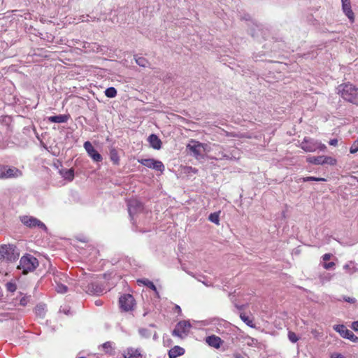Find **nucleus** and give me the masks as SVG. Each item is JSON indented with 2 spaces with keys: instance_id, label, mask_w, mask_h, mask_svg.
Instances as JSON below:
<instances>
[{
  "instance_id": "nucleus-6",
  "label": "nucleus",
  "mask_w": 358,
  "mask_h": 358,
  "mask_svg": "<svg viewBox=\"0 0 358 358\" xmlns=\"http://www.w3.org/2000/svg\"><path fill=\"white\" fill-rule=\"evenodd\" d=\"M333 329L343 338L348 339L352 342L358 343V337H357L352 331L348 329L345 325L336 324L333 327Z\"/></svg>"
},
{
  "instance_id": "nucleus-46",
  "label": "nucleus",
  "mask_w": 358,
  "mask_h": 358,
  "mask_svg": "<svg viewBox=\"0 0 358 358\" xmlns=\"http://www.w3.org/2000/svg\"><path fill=\"white\" fill-rule=\"evenodd\" d=\"M197 280H198V281L201 282L206 287H213V283L209 282L208 281L202 280L200 278H197Z\"/></svg>"
},
{
  "instance_id": "nucleus-19",
  "label": "nucleus",
  "mask_w": 358,
  "mask_h": 358,
  "mask_svg": "<svg viewBox=\"0 0 358 358\" xmlns=\"http://www.w3.org/2000/svg\"><path fill=\"white\" fill-rule=\"evenodd\" d=\"M69 115H58L49 117L48 120L53 123H65L69 120Z\"/></svg>"
},
{
  "instance_id": "nucleus-18",
  "label": "nucleus",
  "mask_w": 358,
  "mask_h": 358,
  "mask_svg": "<svg viewBox=\"0 0 358 358\" xmlns=\"http://www.w3.org/2000/svg\"><path fill=\"white\" fill-rule=\"evenodd\" d=\"M62 177L68 181H72L74 178V170L73 169H62L59 171Z\"/></svg>"
},
{
  "instance_id": "nucleus-52",
  "label": "nucleus",
  "mask_w": 358,
  "mask_h": 358,
  "mask_svg": "<svg viewBox=\"0 0 358 358\" xmlns=\"http://www.w3.org/2000/svg\"><path fill=\"white\" fill-rule=\"evenodd\" d=\"M234 358H244L241 355L236 353L234 355Z\"/></svg>"
},
{
  "instance_id": "nucleus-24",
  "label": "nucleus",
  "mask_w": 358,
  "mask_h": 358,
  "mask_svg": "<svg viewBox=\"0 0 358 358\" xmlns=\"http://www.w3.org/2000/svg\"><path fill=\"white\" fill-rule=\"evenodd\" d=\"M102 348L104 350L105 352L110 356L115 355V350L113 347V343L110 341H107L102 345Z\"/></svg>"
},
{
  "instance_id": "nucleus-2",
  "label": "nucleus",
  "mask_w": 358,
  "mask_h": 358,
  "mask_svg": "<svg viewBox=\"0 0 358 358\" xmlns=\"http://www.w3.org/2000/svg\"><path fill=\"white\" fill-rule=\"evenodd\" d=\"M38 266V259L31 255H26L21 257L17 268L22 271L23 274L34 271Z\"/></svg>"
},
{
  "instance_id": "nucleus-54",
  "label": "nucleus",
  "mask_w": 358,
  "mask_h": 358,
  "mask_svg": "<svg viewBox=\"0 0 358 358\" xmlns=\"http://www.w3.org/2000/svg\"><path fill=\"white\" fill-rule=\"evenodd\" d=\"M188 274L195 278V275L192 273L188 272Z\"/></svg>"
},
{
  "instance_id": "nucleus-56",
  "label": "nucleus",
  "mask_w": 358,
  "mask_h": 358,
  "mask_svg": "<svg viewBox=\"0 0 358 358\" xmlns=\"http://www.w3.org/2000/svg\"><path fill=\"white\" fill-rule=\"evenodd\" d=\"M79 358H85V357H79Z\"/></svg>"
},
{
  "instance_id": "nucleus-41",
  "label": "nucleus",
  "mask_w": 358,
  "mask_h": 358,
  "mask_svg": "<svg viewBox=\"0 0 358 358\" xmlns=\"http://www.w3.org/2000/svg\"><path fill=\"white\" fill-rule=\"evenodd\" d=\"M343 301H346L348 303H355L357 301L355 298L350 297V296H344L343 297Z\"/></svg>"
},
{
  "instance_id": "nucleus-40",
  "label": "nucleus",
  "mask_w": 358,
  "mask_h": 358,
  "mask_svg": "<svg viewBox=\"0 0 358 358\" xmlns=\"http://www.w3.org/2000/svg\"><path fill=\"white\" fill-rule=\"evenodd\" d=\"M16 285L15 283H12V282H8L6 283V289L8 291L10 292H13L16 290Z\"/></svg>"
},
{
  "instance_id": "nucleus-51",
  "label": "nucleus",
  "mask_w": 358,
  "mask_h": 358,
  "mask_svg": "<svg viewBox=\"0 0 358 358\" xmlns=\"http://www.w3.org/2000/svg\"><path fill=\"white\" fill-rule=\"evenodd\" d=\"M4 169V165H0V179H3V173Z\"/></svg>"
},
{
  "instance_id": "nucleus-27",
  "label": "nucleus",
  "mask_w": 358,
  "mask_h": 358,
  "mask_svg": "<svg viewBox=\"0 0 358 358\" xmlns=\"http://www.w3.org/2000/svg\"><path fill=\"white\" fill-rule=\"evenodd\" d=\"M110 160L115 164H118L120 161V157L117 153V151L115 148H112L110 150Z\"/></svg>"
},
{
  "instance_id": "nucleus-45",
  "label": "nucleus",
  "mask_w": 358,
  "mask_h": 358,
  "mask_svg": "<svg viewBox=\"0 0 358 358\" xmlns=\"http://www.w3.org/2000/svg\"><path fill=\"white\" fill-rule=\"evenodd\" d=\"M331 358H346L344 355L341 353L334 352L331 356Z\"/></svg>"
},
{
  "instance_id": "nucleus-37",
  "label": "nucleus",
  "mask_w": 358,
  "mask_h": 358,
  "mask_svg": "<svg viewBox=\"0 0 358 358\" xmlns=\"http://www.w3.org/2000/svg\"><path fill=\"white\" fill-rule=\"evenodd\" d=\"M240 317L247 325L250 327L253 326L252 321L250 320L249 317L246 316L245 314L241 313Z\"/></svg>"
},
{
  "instance_id": "nucleus-21",
  "label": "nucleus",
  "mask_w": 358,
  "mask_h": 358,
  "mask_svg": "<svg viewBox=\"0 0 358 358\" xmlns=\"http://www.w3.org/2000/svg\"><path fill=\"white\" fill-rule=\"evenodd\" d=\"M192 142L194 143V145L188 144L187 148L193 153L194 156L198 157L201 155L200 147L201 144L197 141Z\"/></svg>"
},
{
  "instance_id": "nucleus-48",
  "label": "nucleus",
  "mask_w": 358,
  "mask_h": 358,
  "mask_svg": "<svg viewBox=\"0 0 358 358\" xmlns=\"http://www.w3.org/2000/svg\"><path fill=\"white\" fill-rule=\"evenodd\" d=\"M351 327L355 331H358V321H355L352 323Z\"/></svg>"
},
{
  "instance_id": "nucleus-49",
  "label": "nucleus",
  "mask_w": 358,
  "mask_h": 358,
  "mask_svg": "<svg viewBox=\"0 0 358 358\" xmlns=\"http://www.w3.org/2000/svg\"><path fill=\"white\" fill-rule=\"evenodd\" d=\"M329 145L336 146L338 143V140L336 138L331 139L329 142Z\"/></svg>"
},
{
  "instance_id": "nucleus-47",
  "label": "nucleus",
  "mask_w": 358,
  "mask_h": 358,
  "mask_svg": "<svg viewBox=\"0 0 358 358\" xmlns=\"http://www.w3.org/2000/svg\"><path fill=\"white\" fill-rule=\"evenodd\" d=\"M332 255L330 254V253H326L324 254L323 256H322V259L324 261V262H327L328 260L330 259V258L331 257Z\"/></svg>"
},
{
  "instance_id": "nucleus-5",
  "label": "nucleus",
  "mask_w": 358,
  "mask_h": 358,
  "mask_svg": "<svg viewBox=\"0 0 358 358\" xmlns=\"http://www.w3.org/2000/svg\"><path fill=\"white\" fill-rule=\"evenodd\" d=\"M192 325L189 321L182 320L179 322L175 329L172 331V335L182 338L184 335H187Z\"/></svg>"
},
{
  "instance_id": "nucleus-35",
  "label": "nucleus",
  "mask_w": 358,
  "mask_h": 358,
  "mask_svg": "<svg viewBox=\"0 0 358 358\" xmlns=\"http://www.w3.org/2000/svg\"><path fill=\"white\" fill-rule=\"evenodd\" d=\"M323 159H324V164L335 165L337 162V161L335 158H333V157H329V156L323 155Z\"/></svg>"
},
{
  "instance_id": "nucleus-12",
  "label": "nucleus",
  "mask_w": 358,
  "mask_h": 358,
  "mask_svg": "<svg viewBox=\"0 0 358 358\" xmlns=\"http://www.w3.org/2000/svg\"><path fill=\"white\" fill-rule=\"evenodd\" d=\"M301 148L306 152H313L317 150L316 141L305 138L301 143Z\"/></svg>"
},
{
  "instance_id": "nucleus-10",
  "label": "nucleus",
  "mask_w": 358,
  "mask_h": 358,
  "mask_svg": "<svg viewBox=\"0 0 358 358\" xmlns=\"http://www.w3.org/2000/svg\"><path fill=\"white\" fill-rule=\"evenodd\" d=\"M127 206L128 212L131 219H133L134 215L141 211L143 208L142 203L134 199L128 201Z\"/></svg>"
},
{
  "instance_id": "nucleus-13",
  "label": "nucleus",
  "mask_w": 358,
  "mask_h": 358,
  "mask_svg": "<svg viewBox=\"0 0 358 358\" xmlns=\"http://www.w3.org/2000/svg\"><path fill=\"white\" fill-rule=\"evenodd\" d=\"M124 358H140L142 357L141 349L132 347L127 348L122 352Z\"/></svg>"
},
{
  "instance_id": "nucleus-55",
  "label": "nucleus",
  "mask_w": 358,
  "mask_h": 358,
  "mask_svg": "<svg viewBox=\"0 0 358 358\" xmlns=\"http://www.w3.org/2000/svg\"><path fill=\"white\" fill-rule=\"evenodd\" d=\"M156 337H157V333H156V332H155V334H154V338H156Z\"/></svg>"
},
{
  "instance_id": "nucleus-28",
  "label": "nucleus",
  "mask_w": 358,
  "mask_h": 358,
  "mask_svg": "<svg viewBox=\"0 0 358 358\" xmlns=\"http://www.w3.org/2000/svg\"><path fill=\"white\" fill-rule=\"evenodd\" d=\"M217 156L214 157L216 160H222V159H227V160H231L233 159L232 157H230L229 155L224 153L222 150L218 151L217 153H216Z\"/></svg>"
},
{
  "instance_id": "nucleus-30",
  "label": "nucleus",
  "mask_w": 358,
  "mask_h": 358,
  "mask_svg": "<svg viewBox=\"0 0 358 358\" xmlns=\"http://www.w3.org/2000/svg\"><path fill=\"white\" fill-rule=\"evenodd\" d=\"M208 220L216 224H220V212L210 213L208 216Z\"/></svg>"
},
{
  "instance_id": "nucleus-26",
  "label": "nucleus",
  "mask_w": 358,
  "mask_h": 358,
  "mask_svg": "<svg viewBox=\"0 0 358 358\" xmlns=\"http://www.w3.org/2000/svg\"><path fill=\"white\" fill-rule=\"evenodd\" d=\"M355 262L352 261L349 262L348 264L343 266V268L346 270L349 274H352L355 272H358V268L354 266Z\"/></svg>"
},
{
  "instance_id": "nucleus-34",
  "label": "nucleus",
  "mask_w": 358,
  "mask_h": 358,
  "mask_svg": "<svg viewBox=\"0 0 358 358\" xmlns=\"http://www.w3.org/2000/svg\"><path fill=\"white\" fill-rule=\"evenodd\" d=\"M138 333L139 334L141 335V337L143 338H150L152 333L151 331L146 329V328H141L138 329Z\"/></svg>"
},
{
  "instance_id": "nucleus-32",
  "label": "nucleus",
  "mask_w": 358,
  "mask_h": 358,
  "mask_svg": "<svg viewBox=\"0 0 358 358\" xmlns=\"http://www.w3.org/2000/svg\"><path fill=\"white\" fill-rule=\"evenodd\" d=\"M105 95L108 98H114L117 95V90L113 87H110L105 90Z\"/></svg>"
},
{
  "instance_id": "nucleus-22",
  "label": "nucleus",
  "mask_w": 358,
  "mask_h": 358,
  "mask_svg": "<svg viewBox=\"0 0 358 358\" xmlns=\"http://www.w3.org/2000/svg\"><path fill=\"white\" fill-rule=\"evenodd\" d=\"M138 282L142 283L145 286L149 287L150 289H151L152 290H153L155 292V294L157 296H159V292L157 289V287L152 281L149 280L148 279H141V280H138Z\"/></svg>"
},
{
  "instance_id": "nucleus-14",
  "label": "nucleus",
  "mask_w": 358,
  "mask_h": 358,
  "mask_svg": "<svg viewBox=\"0 0 358 358\" xmlns=\"http://www.w3.org/2000/svg\"><path fill=\"white\" fill-rule=\"evenodd\" d=\"M342 2V9L345 15L348 17L351 22H353L355 20L354 13L351 8L350 0L349 1H343Z\"/></svg>"
},
{
  "instance_id": "nucleus-43",
  "label": "nucleus",
  "mask_w": 358,
  "mask_h": 358,
  "mask_svg": "<svg viewBox=\"0 0 358 358\" xmlns=\"http://www.w3.org/2000/svg\"><path fill=\"white\" fill-rule=\"evenodd\" d=\"M334 266H335V263L331 262L324 263L323 265V267L327 270H329V269L334 268Z\"/></svg>"
},
{
  "instance_id": "nucleus-16",
  "label": "nucleus",
  "mask_w": 358,
  "mask_h": 358,
  "mask_svg": "<svg viewBox=\"0 0 358 358\" xmlns=\"http://www.w3.org/2000/svg\"><path fill=\"white\" fill-rule=\"evenodd\" d=\"M103 291L102 287L97 282H92L87 287V292L90 294L99 295Z\"/></svg>"
},
{
  "instance_id": "nucleus-7",
  "label": "nucleus",
  "mask_w": 358,
  "mask_h": 358,
  "mask_svg": "<svg viewBox=\"0 0 358 358\" xmlns=\"http://www.w3.org/2000/svg\"><path fill=\"white\" fill-rule=\"evenodd\" d=\"M134 301H135L132 295L129 294H124L120 297V307L125 312L131 310L134 306Z\"/></svg>"
},
{
  "instance_id": "nucleus-42",
  "label": "nucleus",
  "mask_w": 358,
  "mask_h": 358,
  "mask_svg": "<svg viewBox=\"0 0 358 358\" xmlns=\"http://www.w3.org/2000/svg\"><path fill=\"white\" fill-rule=\"evenodd\" d=\"M28 301H29L28 296H22L20 300V304L22 306H25L27 304Z\"/></svg>"
},
{
  "instance_id": "nucleus-17",
  "label": "nucleus",
  "mask_w": 358,
  "mask_h": 358,
  "mask_svg": "<svg viewBox=\"0 0 358 358\" xmlns=\"http://www.w3.org/2000/svg\"><path fill=\"white\" fill-rule=\"evenodd\" d=\"M185 352L184 348L178 345H176L169 350L168 355L169 358H176L178 356L184 355Z\"/></svg>"
},
{
  "instance_id": "nucleus-3",
  "label": "nucleus",
  "mask_w": 358,
  "mask_h": 358,
  "mask_svg": "<svg viewBox=\"0 0 358 358\" xmlns=\"http://www.w3.org/2000/svg\"><path fill=\"white\" fill-rule=\"evenodd\" d=\"M20 256L17 248L13 245H2L0 246V261L6 259L13 262Z\"/></svg>"
},
{
  "instance_id": "nucleus-38",
  "label": "nucleus",
  "mask_w": 358,
  "mask_h": 358,
  "mask_svg": "<svg viewBox=\"0 0 358 358\" xmlns=\"http://www.w3.org/2000/svg\"><path fill=\"white\" fill-rule=\"evenodd\" d=\"M358 151V138L353 143L350 147V152L352 154L356 153Z\"/></svg>"
},
{
  "instance_id": "nucleus-9",
  "label": "nucleus",
  "mask_w": 358,
  "mask_h": 358,
  "mask_svg": "<svg viewBox=\"0 0 358 358\" xmlns=\"http://www.w3.org/2000/svg\"><path fill=\"white\" fill-rule=\"evenodd\" d=\"M5 169L3 173V180L8 178H17L22 176V172L16 167L4 165Z\"/></svg>"
},
{
  "instance_id": "nucleus-1",
  "label": "nucleus",
  "mask_w": 358,
  "mask_h": 358,
  "mask_svg": "<svg viewBox=\"0 0 358 358\" xmlns=\"http://www.w3.org/2000/svg\"><path fill=\"white\" fill-rule=\"evenodd\" d=\"M337 91L344 100L358 106V89L354 85L343 83L338 86Z\"/></svg>"
},
{
  "instance_id": "nucleus-39",
  "label": "nucleus",
  "mask_w": 358,
  "mask_h": 358,
  "mask_svg": "<svg viewBox=\"0 0 358 358\" xmlns=\"http://www.w3.org/2000/svg\"><path fill=\"white\" fill-rule=\"evenodd\" d=\"M247 344L249 346H257V345L258 344V341L255 338L248 337L247 338Z\"/></svg>"
},
{
  "instance_id": "nucleus-25",
  "label": "nucleus",
  "mask_w": 358,
  "mask_h": 358,
  "mask_svg": "<svg viewBox=\"0 0 358 358\" xmlns=\"http://www.w3.org/2000/svg\"><path fill=\"white\" fill-rule=\"evenodd\" d=\"M307 161L310 164H316V165H323L324 164L323 155L317 156V157H315V156L309 157L307 159Z\"/></svg>"
},
{
  "instance_id": "nucleus-23",
  "label": "nucleus",
  "mask_w": 358,
  "mask_h": 358,
  "mask_svg": "<svg viewBox=\"0 0 358 358\" xmlns=\"http://www.w3.org/2000/svg\"><path fill=\"white\" fill-rule=\"evenodd\" d=\"M46 307L45 304H38L35 308V313L37 316L43 318L45 315Z\"/></svg>"
},
{
  "instance_id": "nucleus-11",
  "label": "nucleus",
  "mask_w": 358,
  "mask_h": 358,
  "mask_svg": "<svg viewBox=\"0 0 358 358\" xmlns=\"http://www.w3.org/2000/svg\"><path fill=\"white\" fill-rule=\"evenodd\" d=\"M84 148L87 151L89 156L96 162H101L102 160L101 155L94 149L93 145L90 141H86L84 143Z\"/></svg>"
},
{
  "instance_id": "nucleus-4",
  "label": "nucleus",
  "mask_w": 358,
  "mask_h": 358,
  "mask_svg": "<svg viewBox=\"0 0 358 358\" xmlns=\"http://www.w3.org/2000/svg\"><path fill=\"white\" fill-rule=\"evenodd\" d=\"M138 162L148 168L160 171L161 173H163L165 169L164 165L161 161L152 158L138 159Z\"/></svg>"
},
{
  "instance_id": "nucleus-36",
  "label": "nucleus",
  "mask_w": 358,
  "mask_h": 358,
  "mask_svg": "<svg viewBox=\"0 0 358 358\" xmlns=\"http://www.w3.org/2000/svg\"><path fill=\"white\" fill-rule=\"evenodd\" d=\"M288 338L293 343H296L299 341V337L293 331L288 332Z\"/></svg>"
},
{
  "instance_id": "nucleus-20",
  "label": "nucleus",
  "mask_w": 358,
  "mask_h": 358,
  "mask_svg": "<svg viewBox=\"0 0 358 358\" xmlns=\"http://www.w3.org/2000/svg\"><path fill=\"white\" fill-rule=\"evenodd\" d=\"M148 141L154 149L159 150L161 148L162 141L157 135L151 134L148 137Z\"/></svg>"
},
{
  "instance_id": "nucleus-50",
  "label": "nucleus",
  "mask_w": 358,
  "mask_h": 358,
  "mask_svg": "<svg viewBox=\"0 0 358 358\" xmlns=\"http://www.w3.org/2000/svg\"><path fill=\"white\" fill-rule=\"evenodd\" d=\"M174 311L177 312L178 314H181L182 312L181 308L178 305H176L174 306Z\"/></svg>"
},
{
  "instance_id": "nucleus-33",
  "label": "nucleus",
  "mask_w": 358,
  "mask_h": 358,
  "mask_svg": "<svg viewBox=\"0 0 358 358\" xmlns=\"http://www.w3.org/2000/svg\"><path fill=\"white\" fill-rule=\"evenodd\" d=\"M56 285H55V290L58 292V293H61V294H64L66 293L67 291H68V287L67 286L62 284V283H59L57 282H56Z\"/></svg>"
},
{
  "instance_id": "nucleus-29",
  "label": "nucleus",
  "mask_w": 358,
  "mask_h": 358,
  "mask_svg": "<svg viewBox=\"0 0 358 358\" xmlns=\"http://www.w3.org/2000/svg\"><path fill=\"white\" fill-rule=\"evenodd\" d=\"M134 59H135L136 63L138 65H139L140 66L145 67V66H147V65L148 64V61L143 57H138L137 55H135Z\"/></svg>"
},
{
  "instance_id": "nucleus-53",
  "label": "nucleus",
  "mask_w": 358,
  "mask_h": 358,
  "mask_svg": "<svg viewBox=\"0 0 358 358\" xmlns=\"http://www.w3.org/2000/svg\"><path fill=\"white\" fill-rule=\"evenodd\" d=\"M95 304L96 306H101V302L100 301H95Z\"/></svg>"
},
{
  "instance_id": "nucleus-8",
  "label": "nucleus",
  "mask_w": 358,
  "mask_h": 358,
  "mask_svg": "<svg viewBox=\"0 0 358 358\" xmlns=\"http://www.w3.org/2000/svg\"><path fill=\"white\" fill-rule=\"evenodd\" d=\"M21 221L24 225L30 228L38 227V228L42 229L44 231H47L48 229L47 227L44 223H43L41 221L34 217L23 216L21 218Z\"/></svg>"
},
{
  "instance_id": "nucleus-15",
  "label": "nucleus",
  "mask_w": 358,
  "mask_h": 358,
  "mask_svg": "<svg viewBox=\"0 0 358 358\" xmlns=\"http://www.w3.org/2000/svg\"><path fill=\"white\" fill-rule=\"evenodd\" d=\"M206 342L209 346L213 347L216 349L220 348L223 343V341L219 336L215 335L207 336Z\"/></svg>"
},
{
  "instance_id": "nucleus-44",
  "label": "nucleus",
  "mask_w": 358,
  "mask_h": 358,
  "mask_svg": "<svg viewBox=\"0 0 358 358\" xmlns=\"http://www.w3.org/2000/svg\"><path fill=\"white\" fill-rule=\"evenodd\" d=\"M316 145H317V150H325L327 147L324 144H322L318 141H316Z\"/></svg>"
},
{
  "instance_id": "nucleus-31",
  "label": "nucleus",
  "mask_w": 358,
  "mask_h": 358,
  "mask_svg": "<svg viewBox=\"0 0 358 358\" xmlns=\"http://www.w3.org/2000/svg\"><path fill=\"white\" fill-rule=\"evenodd\" d=\"M299 180H301L303 182H309V181H317V182H324L327 180L324 178H317L313 176H309V177H303L299 179Z\"/></svg>"
}]
</instances>
